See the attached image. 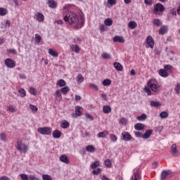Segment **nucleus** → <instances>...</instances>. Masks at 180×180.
<instances>
[{
  "label": "nucleus",
  "instance_id": "obj_1",
  "mask_svg": "<svg viewBox=\"0 0 180 180\" xmlns=\"http://www.w3.org/2000/svg\"><path fill=\"white\" fill-rule=\"evenodd\" d=\"M63 20L67 25H78L79 23V16L72 11H68L64 14Z\"/></svg>",
  "mask_w": 180,
  "mask_h": 180
},
{
  "label": "nucleus",
  "instance_id": "obj_2",
  "mask_svg": "<svg viewBox=\"0 0 180 180\" xmlns=\"http://www.w3.org/2000/svg\"><path fill=\"white\" fill-rule=\"evenodd\" d=\"M15 148L20 153H23V154H26V152L28 151L29 148L26 144L23 143L22 141H17V144L15 146Z\"/></svg>",
  "mask_w": 180,
  "mask_h": 180
},
{
  "label": "nucleus",
  "instance_id": "obj_3",
  "mask_svg": "<svg viewBox=\"0 0 180 180\" xmlns=\"http://www.w3.org/2000/svg\"><path fill=\"white\" fill-rule=\"evenodd\" d=\"M165 11V7L161 3H158L153 6V13L157 15L158 12H164Z\"/></svg>",
  "mask_w": 180,
  "mask_h": 180
},
{
  "label": "nucleus",
  "instance_id": "obj_4",
  "mask_svg": "<svg viewBox=\"0 0 180 180\" xmlns=\"http://www.w3.org/2000/svg\"><path fill=\"white\" fill-rule=\"evenodd\" d=\"M39 134H44V136H49V134H51V129L49 127H41L37 130Z\"/></svg>",
  "mask_w": 180,
  "mask_h": 180
},
{
  "label": "nucleus",
  "instance_id": "obj_5",
  "mask_svg": "<svg viewBox=\"0 0 180 180\" xmlns=\"http://www.w3.org/2000/svg\"><path fill=\"white\" fill-rule=\"evenodd\" d=\"M148 86L150 87L151 91H153V92H160L161 91V88L151 80L148 82Z\"/></svg>",
  "mask_w": 180,
  "mask_h": 180
},
{
  "label": "nucleus",
  "instance_id": "obj_6",
  "mask_svg": "<svg viewBox=\"0 0 180 180\" xmlns=\"http://www.w3.org/2000/svg\"><path fill=\"white\" fill-rule=\"evenodd\" d=\"M4 64L8 68H15L16 66V63H15V60H13L12 58L6 59Z\"/></svg>",
  "mask_w": 180,
  "mask_h": 180
},
{
  "label": "nucleus",
  "instance_id": "obj_7",
  "mask_svg": "<svg viewBox=\"0 0 180 180\" xmlns=\"http://www.w3.org/2000/svg\"><path fill=\"white\" fill-rule=\"evenodd\" d=\"M122 140L124 141H130V140H131V139H133V137L131 136L130 133H129L127 131H123L122 133Z\"/></svg>",
  "mask_w": 180,
  "mask_h": 180
},
{
  "label": "nucleus",
  "instance_id": "obj_8",
  "mask_svg": "<svg viewBox=\"0 0 180 180\" xmlns=\"http://www.w3.org/2000/svg\"><path fill=\"white\" fill-rule=\"evenodd\" d=\"M171 174H172V172L169 169L163 170L160 174V179L165 180V178H167V176L169 175H171Z\"/></svg>",
  "mask_w": 180,
  "mask_h": 180
},
{
  "label": "nucleus",
  "instance_id": "obj_9",
  "mask_svg": "<svg viewBox=\"0 0 180 180\" xmlns=\"http://www.w3.org/2000/svg\"><path fill=\"white\" fill-rule=\"evenodd\" d=\"M171 154L174 157H178V154H179V151H178V148H176V144L174 143L171 147Z\"/></svg>",
  "mask_w": 180,
  "mask_h": 180
},
{
  "label": "nucleus",
  "instance_id": "obj_10",
  "mask_svg": "<svg viewBox=\"0 0 180 180\" xmlns=\"http://www.w3.org/2000/svg\"><path fill=\"white\" fill-rule=\"evenodd\" d=\"M146 42L148 45V47L150 49H154V39H153V37L148 36L146 38Z\"/></svg>",
  "mask_w": 180,
  "mask_h": 180
},
{
  "label": "nucleus",
  "instance_id": "obj_11",
  "mask_svg": "<svg viewBox=\"0 0 180 180\" xmlns=\"http://www.w3.org/2000/svg\"><path fill=\"white\" fill-rule=\"evenodd\" d=\"M153 134V129H148L145 131V133L142 135V139L147 140L150 139V136Z\"/></svg>",
  "mask_w": 180,
  "mask_h": 180
},
{
  "label": "nucleus",
  "instance_id": "obj_12",
  "mask_svg": "<svg viewBox=\"0 0 180 180\" xmlns=\"http://www.w3.org/2000/svg\"><path fill=\"white\" fill-rule=\"evenodd\" d=\"M124 41H125V40L123 37L116 35L113 37L114 43H124Z\"/></svg>",
  "mask_w": 180,
  "mask_h": 180
},
{
  "label": "nucleus",
  "instance_id": "obj_13",
  "mask_svg": "<svg viewBox=\"0 0 180 180\" xmlns=\"http://www.w3.org/2000/svg\"><path fill=\"white\" fill-rule=\"evenodd\" d=\"M145 127H146V125L144 124L136 123L134 124V129L138 131H141V130H144Z\"/></svg>",
  "mask_w": 180,
  "mask_h": 180
},
{
  "label": "nucleus",
  "instance_id": "obj_14",
  "mask_svg": "<svg viewBox=\"0 0 180 180\" xmlns=\"http://www.w3.org/2000/svg\"><path fill=\"white\" fill-rule=\"evenodd\" d=\"M166 33H168V25H163L160 27L159 30V34H165Z\"/></svg>",
  "mask_w": 180,
  "mask_h": 180
},
{
  "label": "nucleus",
  "instance_id": "obj_15",
  "mask_svg": "<svg viewBox=\"0 0 180 180\" xmlns=\"http://www.w3.org/2000/svg\"><path fill=\"white\" fill-rule=\"evenodd\" d=\"M48 6H49V8H51L52 9H56V8H57V1H56L55 0H49Z\"/></svg>",
  "mask_w": 180,
  "mask_h": 180
},
{
  "label": "nucleus",
  "instance_id": "obj_16",
  "mask_svg": "<svg viewBox=\"0 0 180 180\" xmlns=\"http://www.w3.org/2000/svg\"><path fill=\"white\" fill-rule=\"evenodd\" d=\"M63 133L60 130H55L52 134L53 139H60Z\"/></svg>",
  "mask_w": 180,
  "mask_h": 180
},
{
  "label": "nucleus",
  "instance_id": "obj_17",
  "mask_svg": "<svg viewBox=\"0 0 180 180\" xmlns=\"http://www.w3.org/2000/svg\"><path fill=\"white\" fill-rule=\"evenodd\" d=\"M60 161H61V162H64L65 164H70V160H68V158L65 155H62L60 156Z\"/></svg>",
  "mask_w": 180,
  "mask_h": 180
},
{
  "label": "nucleus",
  "instance_id": "obj_18",
  "mask_svg": "<svg viewBox=\"0 0 180 180\" xmlns=\"http://www.w3.org/2000/svg\"><path fill=\"white\" fill-rule=\"evenodd\" d=\"M159 75H160V77H163L164 78H167V77H168V75H169V74H168V72L164 69H160L159 70Z\"/></svg>",
  "mask_w": 180,
  "mask_h": 180
},
{
  "label": "nucleus",
  "instance_id": "obj_19",
  "mask_svg": "<svg viewBox=\"0 0 180 180\" xmlns=\"http://www.w3.org/2000/svg\"><path fill=\"white\" fill-rule=\"evenodd\" d=\"M113 65L117 71H123V66L120 63L115 62Z\"/></svg>",
  "mask_w": 180,
  "mask_h": 180
},
{
  "label": "nucleus",
  "instance_id": "obj_20",
  "mask_svg": "<svg viewBox=\"0 0 180 180\" xmlns=\"http://www.w3.org/2000/svg\"><path fill=\"white\" fill-rule=\"evenodd\" d=\"M108 134H109V132L108 131H103L99 132L97 134V137H98V139H105V137H106Z\"/></svg>",
  "mask_w": 180,
  "mask_h": 180
},
{
  "label": "nucleus",
  "instance_id": "obj_21",
  "mask_svg": "<svg viewBox=\"0 0 180 180\" xmlns=\"http://www.w3.org/2000/svg\"><path fill=\"white\" fill-rule=\"evenodd\" d=\"M35 16L37 17V20L39 22H43L44 20V15L41 13H37Z\"/></svg>",
  "mask_w": 180,
  "mask_h": 180
},
{
  "label": "nucleus",
  "instance_id": "obj_22",
  "mask_svg": "<svg viewBox=\"0 0 180 180\" xmlns=\"http://www.w3.org/2000/svg\"><path fill=\"white\" fill-rule=\"evenodd\" d=\"M103 113L108 114L112 112V108L110 105H104L103 107Z\"/></svg>",
  "mask_w": 180,
  "mask_h": 180
},
{
  "label": "nucleus",
  "instance_id": "obj_23",
  "mask_svg": "<svg viewBox=\"0 0 180 180\" xmlns=\"http://www.w3.org/2000/svg\"><path fill=\"white\" fill-rule=\"evenodd\" d=\"M99 165H101V162L97 160L91 163V165H90V168H91V169H96V168H98Z\"/></svg>",
  "mask_w": 180,
  "mask_h": 180
},
{
  "label": "nucleus",
  "instance_id": "obj_24",
  "mask_svg": "<svg viewBox=\"0 0 180 180\" xmlns=\"http://www.w3.org/2000/svg\"><path fill=\"white\" fill-rule=\"evenodd\" d=\"M60 127H62V129H68V127H70V122L67 120L63 121L60 124Z\"/></svg>",
  "mask_w": 180,
  "mask_h": 180
},
{
  "label": "nucleus",
  "instance_id": "obj_25",
  "mask_svg": "<svg viewBox=\"0 0 180 180\" xmlns=\"http://www.w3.org/2000/svg\"><path fill=\"white\" fill-rule=\"evenodd\" d=\"M104 25H105V26H112V25H113V20L112 18H107L104 20Z\"/></svg>",
  "mask_w": 180,
  "mask_h": 180
},
{
  "label": "nucleus",
  "instance_id": "obj_26",
  "mask_svg": "<svg viewBox=\"0 0 180 180\" xmlns=\"http://www.w3.org/2000/svg\"><path fill=\"white\" fill-rule=\"evenodd\" d=\"M60 91L61 94H63V95H66L67 92H70V87H68V86H64L60 89Z\"/></svg>",
  "mask_w": 180,
  "mask_h": 180
},
{
  "label": "nucleus",
  "instance_id": "obj_27",
  "mask_svg": "<svg viewBox=\"0 0 180 180\" xmlns=\"http://www.w3.org/2000/svg\"><path fill=\"white\" fill-rule=\"evenodd\" d=\"M150 105V106H152V108H158V106H161V103H160V101H151Z\"/></svg>",
  "mask_w": 180,
  "mask_h": 180
},
{
  "label": "nucleus",
  "instance_id": "obj_28",
  "mask_svg": "<svg viewBox=\"0 0 180 180\" xmlns=\"http://www.w3.org/2000/svg\"><path fill=\"white\" fill-rule=\"evenodd\" d=\"M49 54L52 56V57H58V53H57V51L53 50L52 49H49Z\"/></svg>",
  "mask_w": 180,
  "mask_h": 180
},
{
  "label": "nucleus",
  "instance_id": "obj_29",
  "mask_svg": "<svg viewBox=\"0 0 180 180\" xmlns=\"http://www.w3.org/2000/svg\"><path fill=\"white\" fill-rule=\"evenodd\" d=\"M86 150L89 152V153H94L95 152V146L93 145H89L86 147Z\"/></svg>",
  "mask_w": 180,
  "mask_h": 180
},
{
  "label": "nucleus",
  "instance_id": "obj_30",
  "mask_svg": "<svg viewBox=\"0 0 180 180\" xmlns=\"http://www.w3.org/2000/svg\"><path fill=\"white\" fill-rule=\"evenodd\" d=\"M159 116L161 117V119H167V117L169 116V114L167 111H162L160 113Z\"/></svg>",
  "mask_w": 180,
  "mask_h": 180
},
{
  "label": "nucleus",
  "instance_id": "obj_31",
  "mask_svg": "<svg viewBox=\"0 0 180 180\" xmlns=\"http://www.w3.org/2000/svg\"><path fill=\"white\" fill-rule=\"evenodd\" d=\"M137 120L139 122H143V120H146L147 119V115L145 113L142 114L141 116L136 117Z\"/></svg>",
  "mask_w": 180,
  "mask_h": 180
},
{
  "label": "nucleus",
  "instance_id": "obj_32",
  "mask_svg": "<svg viewBox=\"0 0 180 180\" xmlns=\"http://www.w3.org/2000/svg\"><path fill=\"white\" fill-rule=\"evenodd\" d=\"M8 15V10L5 8H0V16Z\"/></svg>",
  "mask_w": 180,
  "mask_h": 180
},
{
  "label": "nucleus",
  "instance_id": "obj_33",
  "mask_svg": "<svg viewBox=\"0 0 180 180\" xmlns=\"http://www.w3.org/2000/svg\"><path fill=\"white\" fill-rule=\"evenodd\" d=\"M104 86H108L112 84V80L110 79H105L102 82Z\"/></svg>",
  "mask_w": 180,
  "mask_h": 180
},
{
  "label": "nucleus",
  "instance_id": "obj_34",
  "mask_svg": "<svg viewBox=\"0 0 180 180\" xmlns=\"http://www.w3.org/2000/svg\"><path fill=\"white\" fill-rule=\"evenodd\" d=\"M101 57L104 60H109V59L112 58V56H110V54H109L106 52L103 53V54L101 55Z\"/></svg>",
  "mask_w": 180,
  "mask_h": 180
},
{
  "label": "nucleus",
  "instance_id": "obj_35",
  "mask_svg": "<svg viewBox=\"0 0 180 180\" xmlns=\"http://www.w3.org/2000/svg\"><path fill=\"white\" fill-rule=\"evenodd\" d=\"M128 26L129 29H135V27H137V23L135 21H130Z\"/></svg>",
  "mask_w": 180,
  "mask_h": 180
},
{
  "label": "nucleus",
  "instance_id": "obj_36",
  "mask_svg": "<svg viewBox=\"0 0 180 180\" xmlns=\"http://www.w3.org/2000/svg\"><path fill=\"white\" fill-rule=\"evenodd\" d=\"M77 84H81L82 82H84V77L82 76V75L79 74L77 77Z\"/></svg>",
  "mask_w": 180,
  "mask_h": 180
},
{
  "label": "nucleus",
  "instance_id": "obj_37",
  "mask_svg": "<svg viewBox=\"0 0 180 180\" xmlns=\"http://www.w3.org/2000/svg\"><path fill=\"white\" fill-rule=\"evenodd\" d=\"M57 85H58L59 86H65V81L64 79H60L57 82Z\"/></svg>",
  "mask_w": 180,
  "mask_h": 180
},
{
  "label": "nucleus",
  "instance_id": "obj_38",
  "mask_svg": "<svg viewBox=\"0 0 180 180\" xmlns=\"http://www.w3.org/2000/svg\"><path fill=\"white\" fill-rule=\"evenodd\" d=\"M80 109H81V107H79V106H77L75 108V113L77 117L81 116V110H79Z\"/></svg>",
  "mask_w": 180,
  "mask_h": 180
},
{
  "label": "nucleus",
  "instance_id": "obj_39",
  "mask_svg": "<svg viewBox=\"0 0 180 180\" xmlns=\"http://www.w3.org/2000/svg\"><path fill=\"white\" fill-rule=\"evenodd\" d=\"M104 165H105V167H107L108 168H110V167H112V162L110 161V160L107 159L104 161Z\"/></svg>",
  "mask_w": 180,
  "mask_h": 180
},
{
  "label": "nucleus",
  "instance_id": "obj_40",
  "mask_svg": "<svg viewBox=\"0 0 180 180\" xmlns=\"http://www.w3.org/2000/svg\"><path fill=\"white\" fill-rule=\"evenodd\" d=\"M102 172V169L101 168H97V169H94L92 171L93 175H99Z\"/></svg>",
  "mask_w": 180,
  "mask_h": 180
},
{
  "label": "nucleus",
  "instance_id": "obj_41",
  "mask_svg": "<svg viewBox=\"0 0 180 180\" xmlns=\"http://www.w3.org/2000/svg\"><path fill=\"white\" fill-rule=\"evenodd\" d=\"M8 109L9 112H11L12 113H14V112H16V107L15 105H8Z\"/></svg>",
  "mask_w": 180,
  "mask_h": 180
},
{
  "label": "nucleus",
  "instance_id": "obj_42",
  "mask_svg": "<svg viewBox=\"0 0 180 180\" xmlns=\"http://www.w3.org/2000/svg\"><path fill=\"white\" fill-rule=\"evenodd\" d=\"M153 25L159 27L161 26V25H162V22H161V20H160V19H155L153 20Z\"/></svg>",
  "mask_w": 180,
  "mask_h": 180
},
{
  "label": "nucleus",
  "instance_id": "obj_43",
  "mask_svg": "<svg viewBox=\"0 0 180 180\" xmlns=\"http://www.w3.org/2000/svg\"><path fill=\"white\" fill-rule=\"evenodd\" d=\"M89 88H91V89H95V91H99V88L98 87V86H96V84H94L93 83H90L89 84Z\"/></svg>",
  "mask_w": 180,
  "mask_h": 180
},
{
  "label": "nucleus",
  "instance_id": "obj_44",
  "mask_svg": "<svg viewBox=\"0 0 180 180\" xmlns=\"http://www.w3.org/2000/svg\"><path fill=\"white\" fill-rule=\"evenodd\" d=\"M80 25H81V27H82V26H84V23H85V15H80Z\"/></svg>",
  "mask_w": 180,
  "mask_h": 180
},
{
  "label": "nucleus",
  "instance_id": "obj_45",
  "mask_svg": "<svg viewBox=\"0 0 180 180\" xmlns=\"http://www.w3.org/2000/svg\"><path fill=\"white\" fill-rule=\"evenodd\" d=\"M41 41V36L40 34H35V42L40 43Z\"/></svg>",
  "mask_w": 180,
  "mask_h": 180
},
{
  "label": "nucleus",
  "instance_id": "obj_46",
  "mask_svg": "<svg viewBox=\"0 0 180 180\" xmlns=\"http://www.w3.org/2000/svg\"><path fill=\"white\" fill-rule=\"evenodd\" d=\"M19 92L21 98H25V96H26V91L25 89H21L19 90Z\"/></svg>",
  "mask_w": 180,
  "mask_h": 180
},
{
  "label": "nucleus",
  "instance_id": "obj_47",
  "mask_svg": "<svg viewBox=\"0 0 180 180\" xmlns=\"http://www.w3.org/2000/svg\"><path fill=\"white\" fill-rule=\"evenodd\" d=\"M134 176L135 178V180L141 179V176L140 175V173H139V172L134 173Z\"/></svg>",
  "mask_w": 180,
  "mask_h": 180
},
{
  "label": "nucleus",
  "instance_id": "obj_48",
  "mask_svg": "<svg viewBox=\"0 0 180 180\" xmlns=\"http://www.w3.org/2000/svg\"><path fill=\"white\" fill-rule=\"evenodd\" d=\"M55 95H56V98L59 101H61V99H63V96H61V93H60V91L58 90H57L56 91Z\"/></svg>",
  "mask_w": 180,
  "mask_h": 180
},
{
  "label": "nucleus",
  "instance_id": "obj_49",
  "mask_svg": "<svg viewBox=\"0 0 180 180\" xmlns=\"http://www.w3.org/2000/svg\"><path fill=\"white\" fill-rule=\"evenodd\" d=\"M42 179L43 180H53V178H51V176H50V175H49V174H44L42 176Z\"/></svg>",
  "mask_w": 180,
  "mask_h": 180
},
{
  "label": "nucleus",
  "instance_id": "obj_50",
  "mask_svg": "<svg viewBox=\"0 0 180 180\" xmlns=\"http://www.w3.org/2000/svg\"><path fill=\"white\" fill-rule=\"evenodd\" d=\"M164 70L167 71H171L172 70V65H166L164 66Z\"/></svg>",
  "mask_w": 180,
  "mask_h": 180
},
{
  "label": "nucleus",
  "instance_id": "obj_51",
  "mask_svg": "<svg viewBox=\"0 0 180 180\" xmlns=\"http://www.w3.org/2000/svg\"><path fill=\"white\" fill-rule=\"evenodd\" d=\"M174 91L176 94H180V83H177L174 88Z\"/></svg>",
  "mask_w": 180,
  "mask_h": 180
},
{
  "label": "nucleus",
  "instance_id": "obj_52",
  "mask_svg": "<svg viewBox=\"0 0 180 180\" xmlns=\"http://www.w3.org/2000/svg\"><path fill=\"white\" fill-rule=\"evenodd\" d=\"M30 94H31V95H34L36 96V89H34V87H30Z\"/></svg>",
  "mask_w": 180,
  "mask_h": 180
},
{
  "label": "nucleus",
  "instance_id": "obj_53",
  "mask_svg": "<svg viewBox=\"0 0 180 180\" xmlns=\"http://www.w3.org/2000/svg\"><path fill=\"white\" fill-rule=\"evenodd\" d=\"M110 140L111 141H113V143H116V141H117V136L115 134H111Z\"/></svg>",
  "mask_w": 180,
  "mask_h": 180
},
{
  "label": "nucleus",
  "instance_id": "obj_54",
  "mask_svg": "<svg viewBox=\"0 0 180 180\" xmlns=\"http://www.w3.org/2000/svg\"><path fill=\"white\" fill-rule=\"evenodd\" d=\"M20 176L22 180H29V177L27 176V174H20Z\"/></svg>",
  "mask_w": 180,
  "mask_h": 180
},
{
  "label": "nucleus",
  "instance_id": "obj_55",
  "mask_svg": "<svg viewBox=\"0 0 180 180\" xmlns=\"http://www.w3.org/2000/svg\"><path fill=\"white\" fill-rule=\"evenodd\" d=\"M144 91L146 92L148 96H150L151 95V90H150V88H148V86H146L144 88Z\"/></svg>",
  "mask_w": 180,
  "mask_h": 180
},
{
  "label": "nucleus",
  "instance_id": "obj_56",
  "mask_svg": "<svg viewBox=\"0 0 180 180\" xmlns=\"http://www.w3.org/2000/svg\"><path fill=\"white\" fill-rule=\"evenodd\" d=\"M30 180H40V179H39V177L36 176V175H31L29 177Z\"/></svg>",
  "mask_w": 180,
  "mask_h": 180
},
{
  "label": "nucleus",
  "instance_id": "obj_57",
  "mask_svg": "<svg viewBox=\"0 0 180 180\" xmlns=\"http://www.w3.org/2000/svg\"><path fill=\"white\" fill-rule=\"evenodd\" d=\"M108 4H109V5H111L112 6V5H115L117 4V1L116 0H108Z\"/></svg>",
  "mask_w": 180,
  "mask_h": 180
},
{
  "label": "nucleus",
  "instance_id": "obj_58",
  "mask_svg": "<svg viewBox=\"0 0 180 180\" xmlns=\"http://www.w3.org/2000/svg\"><path fill=\"white\" fill-rule=\"evenodd\" d=\"M30 109H32V110H34V112H37V107L34 105H30Z\"/></svg>",
  "mask_w": 180,
  "mask_h": 180
},
{
  "label": "nucleus",
  "instance_id": "obj_59",
  "mask_svg": "<svg viewBox=\"0 0 180 180\" xmlns=\"http://www.w3.org/2000/svg\"><path fill=\"white\" fill-rule=\"evenodd\" d=\"M73 51H75V53H79V46L78 45H75L73 49Z\"/></svg>",
  "mask_w": 180,
  "mask_h": 180
},
{
  "label": "nucleus",
  "instance_id": "obj_60",
  "mask_svg": "<svg viewBox=\"0 0 180 180\" xmlns=\"http://www.w3.org/2000/svg\"><path fill=\"white\" fill-rule=\"evenodd\" d=\"M135 136L138 139H140V138L143 137V135L141 134V132H140V131H136L135 132Z\"/></svg>",
  "mask_w": 180,
  "mask_h": 180
},
{
  "label": "nucleus",
  "instance_id": "obj_61",
  "mask_svg": "<svg viewBox=\"0 0 180 180\" xmlns=\"http://www.w3.org/2000/svg\"><path fill=\"white\" fill-rule=\"evenodd\" d=\"M0 139L2 141H5V140H6V135H5V134H1Z\"/></svg>",
  "mask_w": 180,
  "mask_h": 180
},
{
  "label": "nucleus",
  "instance_id": "obj_62",
  "mask_svg": "<svg viewBox=\"0 0 180 180\" xmlns=\"http://www.w3.org/2000/svg\"><path fill=\"white\" fill-rule=\"evenodd\" d=\"M146 5H153V0H144Z\"/></svg>",
  "mask_w": 180,
  "mask_h": 180
},
{
  "label": "nucleus",
  "instance_id": "obj_63",
  "mask_svg": "<svg viewBox=\"0 0 180 180\" xmlns=\"http://www.w3.org/2000/svg\"><path fill=\"white\" fill-rule=\"evenodd\" d=\"M99 29L101 30V32H105V25H101L99 26Z\"/></svg>",
  "mask_w": 180,
  "mask_h": 180
},
{
  "label": "nucleus",
  "instance_id": "obj_64",
  "mask_svg": "<svg viewBox=\"0 0 180 180\" xmlns=\"http://www.w3.org/2000/svg\"><path fill=\"white\" fill-rule=\"evenodd\" d=\"M0 180H11V179L6 176H3L0 178Z\"/></svg>",
  "mask_w": 180,
  "mask_h": 180
}]
</instances>
